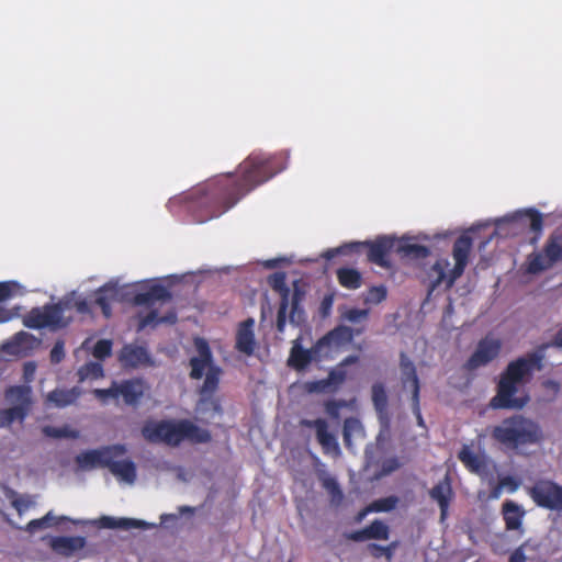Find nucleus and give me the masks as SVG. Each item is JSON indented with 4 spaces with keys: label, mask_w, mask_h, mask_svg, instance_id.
Instances as JSON below:
<instances>
[{
    "label": "nucleus",
    "mask_w": 562,
    "mask_h": 562,
    "mask_svg": "<svg viewBox=\"0 0 562 562\" xmlns=\"http://www.w3.org/2000/svg\"><path fill=\"white\" fill-rule=\"evenodd\" d=\"M289 153L254 151L238 166V175L215 179L191 192L187 209L198 223L218 217L259 186L288 167Z\"/></svg>",
    "instance_id": "obj_1"
},
{
    "label": "nucleus",
    "mask_w": 562,
    "mask_h": 562,
    "mask_svg": "<svg viewBox=\"0 0 562 562\" xmlns=\"http://www.w3.org/2000/svg\"><path fill=\"white\" fill-rule=\"evenodd\" d=\"M542 368V356L529 352L524 357L510 361L502 372L497 383L496 394L491 400V407L495 409H521L529 402V396L520 392L519 387L528 383L535 371Z\"/></svg>",
    "instance_id": "obj_2"
},
{
    "label": "nucleus",
    "mask_w": 562,
    "mask_h": 562,
    "mask_svg": "<svg viewBox=\"0 0 562 562\" xmlns=\"http://www.w3.org/2000/svg\"><path fill=\"white\" fill-rule=\"evenodd\" d=\"M142 435L149 442L169 447H178L182 442L203 445L212 440L207 428L200 427L188 418L149 422L143 426Z\"/></svg>",
    "instance_id": "obj_3"
},
{
    "label": "nucleus",
    "mask_w": 562,
    "mask_h": 562,
    "mask_svg": "<svg viewBox=\"0 0 562 562\" xmlns=\"http://www.w3.org/2000/svg\"><path fill=\"white\" fill-rule=\"evenodd\" d=\"M492 437L508 448L537 445L543 434L540 426L522 415H514L505 418L492 430Z\"/></svg>",
    "instance_id": "obj_4"
},
{
    "label": "nucleus",
    "mask_w": 562,
    "mask_h": 562,
    "mask_svg": "<svg viewBox=\"0 0 562 562\" xmlns=\"http://www.w3.org/2000/svg\"><path fill=\"white\" fill-rule=\"evenodd\" d=\"M195 347L198 356L192 357L189 361L191 368L189 375L192 380H200L205 373L204 382L199 390L201 400L205 401L211 398L218 389L223 371L214 364L211 348L205 339L196 338Z\"/></svg>",
    "instance_id": "obj_5"
},
{
    "label": "nucleus",
    "mask_w": 562,
    "mask_h": 562,
    "mask_svg": "<svg viewBox=\"0 0 562 562\" xmlns=\"http://www.w3.org/2000/svg\"><path fill=\"white\" fill-rule=\"evenodd\" d=\"M362 248L367 249L368 261L383 269L392 267L390 255L395 252L396 238L390 236H379L373 241H353L345 244L338 248L328 249L324 252V257L328 260L337 255H348L359 252Z\"/></svg>",
    "instance_id": "obj_6"
},
{
    "label": "nucleus",
    "mask_w": 562,
    "mask_h": 562,
    "mask_svg": "<svg viewBox=\"0 0 562 562\" xmlns=\"http://www.w3.org/2000/svg\"><path fill=\"white\" fill-rule=\"evenodd\" d=\"M472 246L473 240L468 234H463L456 239L452 248L454 267L450 271L449 276H447L441 262H435L430 269V276L434 278L430 284V291H434L441 283H445L446 289H450L453 285L456 280L460 278L465 270Z\"/></svg>",
    "instance_id": "obj_7"
},
{
    "label": "nucleus",
    "mask_w": 562,
    "mask_h": 562,
    "mask_svg": "<svg viewBox=\"0 0 562 562\" xmlns=\"http://www.w3.org/2000/svg\"><path fill=\"white\" fill-rule=\"evenodd\" d=\"M562 261V232H553L548 237L542 251L532 252L527 258V271L532 274L551 269Z\"/></svg>",
    "instance_id": "obj_8"
},
{
    "label": "nucleus",
    "mask_w": 562,
    "mask_h": 562,
    "mask_svg": "<svg viewBox=\"0 0 562 562\" xmlns=\"http://www.w3.org/2000/svg\"><path fill=\"white\" fill-rule=\"evenodd\" d=\"M64 306L61 303L45 304L33 307L24 317L23 325L31 329L49 328L56 330L68 325L64 321Z\"/></svg>",
    "instance_id": "obj_9"
},
{
    "label": "nucleus",
    "mask_w": 562,
    "mask_h": 562,
    "mask_svg": "<svg viewBox=\"0 0 562 562\" xmlns=\"http://www.w3.org/2000/svg\"><path fill=\"white\" fill-rule=\"evenodd\" d=\"M76 471L108 468L119 480L133 483L136 476L135 465L128 459H76Z\"/></svg>",
    "instance_id": "obj_10"
},
{
    "label": "nucleus",
    "mask_w": 562,
    "mask_h": 562,
    "mask_svg": "<svg viewBox=\"0 0 562 562\" xmlns=\"http://www.w3.org/2000/svg\"><path fill=\"white\" fill-rule=\"evenodd\" d=\"M93 393L102 402L122 397L125 404L136 405L144 394V386L139 380H126L122 383L114 382L109 389H95Z\"/></svg>",
    "instance_id": "obj_11"
},
{
    "label": "nucleus",
    "mask_w": 562,
    "mask_h": 562,
    "mask_svg": "<svg viewBox=\"0 0 562 562\" xmlns=\"http://www.w3.org/2000/svg\"><path fill=\"white\" fill-rule=\"evenodd\" d=\"M501 350V339L486 335L479 340L474 352L464 363V368L469 371H473L485 367L499 356Z\"/></svg>",
    "instance_id": "obj_12"
},
{
    "label": "nucleus",
    "mask_w": 562,
    "mask_h": 562,
    "mask_svg": "<svg viewBox=\"0 0 562 562\" xmlns=\"http://www.w3.org/2000/svg\"><path fill=\"white\" fill-rule=\"evenodd\" d=\"M529 495L538 506L562 512V486L554 482H537L529 488Z\"/></svg>",
    "instance_id": "obj_13"
},
{
    "label": "nucleus",
    "mask_w": 562,
    "mask_h": 562,
    "mask_svg": "<svg viewBox=\"0 0 562 562\" xmlns=\"http://www.w3.org/2000/svg\"><path fill=\"white\" fill-rule=\"evenodd\" d=\"M371 393L372 403L381 426L380 432L376 437L378 441H380L382 438L389 437L391 429V417L387 411V394L382 383H374L372 385Z\"/></svg>",
    "instance_id": "obj_14"
},
{
    "label": "nucleus",
    "mask_w": 562,
    "mask_h": 562,
    "mask_svg": "<svg viewBox=\"0 0 562 562\" xmlns=\"http://www.w3.org/2000/svg\"><path fill=\"white\" fill-rule=\"evenodd\" d=\"M301 425L315 430L317 442L321 445L325 454L339 453V445L337 438L333 432L329 431L328 424L325 419H303Z\"/></svg>",
    "instance_id": "obj_15"
},
{
    "label": "nucleus",
    "mask_w": 562,
    "mask_h": 562,
    "mask_svg": "<svg viewBox=\"0 0 562 562\" xmlns=\"http://www.w3.org/2000/svg\"><path fill=\"white\" fill-rule=\"evenodd\" d=\"M364 327L351 328L345 325H338L326 335L319 338L316 342V348L344 346L350 344L356 336L362 335Z\"/></svg>",
    "instance_id": "obj_16"
},
{
    "label": "nucleus",
    "mask_w": 562,
    "mask_h": 562,
    "mask_svg": "<svg viewBox=\"0 0 562 562\" xmlns=\"http://www.w3.org/2000/svg\"><path fill=\"white\" fill-rule=\"evenodd\" d=\"M256 347L255 319L248 317L238 324L235 337V349L245 356H251Z\"/></svg>",
    "instance_id": "obj_17"
},
{
    "label": "nucleus",
    "mask_w": 562,
    "mask_h": 562,
    "mask_svg": "<svg viewBox=\"0 0 562 562\" xmlns=\"http://www.w3.org/2000/svg\"><path fill=\"white\" fill-rule=\"evenodd\" d=\"M48 544L56 554L70 558L86 547L87 540L81 536L50 537Z\"/></svg>",
    "instance_id": "obj_18"
},
{
    "label": "nucleus",
    "mask_w": 562,
    "mask_h": 562,
    "mask_svg": "<svg viewBox=\"0 0 562 562\" xmlns=\"http://www.w3.org/2000/svg\"><path fill=\"white\" fill-rule=\"evenodd\" d=\"M306 291L299 280H295L292 284V290L289 297V306H291L289 321L295 326H300L305 322V312L302 307Z\"/></svg>",
    "instance_id": "obj_19"
},
{
    "label": "nucleus",
    "mask_w": 562,
    "mask_h": 562,
    "mask_svg": "<svg viewBox=\"0 0 562 562\" xmlns=\"http://www.w3.org/2000/svg\"><path fill=\"white\" fill-rule=\"evenodd\" d=\"M4 402L11 407H22L31 412L33 400L32 389L29 385H11L4 391Z\"/></svg>",
    "instance_id": "obj_20"
},
{
    "label": "nucleus",
    "mask_w": 562,
    "mask_h": 562,
    "mask_svg": "<svg viewBox=\"0 0 562 562\" xmlns=\"http://www.w3.org/2000/svg\"><path fill=\"white\" fill-rule=\"evenodd\" d=\"M400 369L403 386H409L412 395L417 400V396L420 394L419 379L414 362L404 351H401L400 353Z\"/></svg>",
    "instance_id": "obj_21"
},
{
    "label": "nucleus",
    "mask_w": 562,
    "mask_h": 562,
    "mask_svg": "<svg viewBox=\"0 0 562 562\" xmlns=\"http://www.w3.org/2000/svg\"><path fill=\"white\" fill-rule=\"evenodd\" d=\"M171 300V293L162 284H153L146 291L139 292L134 296V304L138 306L151 307L156 302H167Z\"/></svg>",
    "instance_id": "obj_22"
},
{
    "label": "nucleus",
    "mask_w": 562,
    "mask_h": 562,
    "mask_svg": "<svg viewBox=\"0 0 562 562\" xmlns=\"http://www.w3.org/2000/svg\"><path fill=\"white\" fill-rule=\"evenodd\" d=\"M317 349L316 347L305 349L302 347L299 339L294 340L290 350L288 366L297 371L304 370L314 360Z\"/></svg>",
    "instance_id": "obj_23"
},
{
    "label": "nucleus",
    "mask_w": 562,
    "mask_h": 562,
    "mask_svg": "<svg viewBox=\"0 0 562 562\" xmlns=\"http://www.w3.org/2000/svg\"><path fill=\"white\" fill-rule=\"evenodd\" d=\"M82 395V389L74 386L71 389H55L46 396L47 404H52L57 408H64L75 404Z\"/></svg>",
    "instance_id": "obj_24"
},
{
    "label": "nucleus",
    "mask_w": 562,
    "mask_h": 562,
    "mask_svg": "<svg viewBox=\"0 0 562 562\" xmlns=\"http://www.w3.org/2000/svg\"><path fill=\"white\" fill-rule=\"evenodd\" d=\"M121 362L126 367L136 368L150 362L149 355L145 347L125 345L120 353Z\"/></svg>",
    "instance_id": "obj_25"
},
{
    "label": "nucleus",
    "mask_w": 562,
    "mask_h": 562,
    "mask_svg": "<svg viewBox=\"0 0 562 562\" xmlns=\"http://www.w3.org/2000/svg\"><path fill=\"white\" fill-rule=\"evenodd\" d=\"M429 495L438 503L441 512V519L443 520L447 516L448 506L452 498V488L448 476L435 485L430 490Z\"/></svg>",
    "instance_id": "obj_26"
},
{
    "label": "nucleus",
    "mask_w": 562,
    "mask_h": 562,
    "mask_svg": "<svg viewBox=\"0 0 562 562\" xmlns=\"http://www.w3.org/2000/svg\"><path fill=\"white\" fill-rule=\"evenodd\" d=\"M395 252L408 259H425L430 255L427 246L413 244L404 239H396Z\"/></svg>",
    "instance_id": "obj_27"
},
{
    "label": "nucleus",
    "mask_w": 562,
    "mask_h": 562,
    "mask_svg": "<svg viewBox=\"0 0 562 562\" xmlns=\"http://www.w3.org/2000/svg\"><path fill=\"white\" fill-rule=\"evenodd\" d=\"M503 515L506 528L509 530H519L521 528L525 510L518 504L508 501L503 504Z\"/></svg>",
    "instance_id": "obj_28"
},
{
    "label": "nucleus",
    "mask_w": 562,
    "mask_h": 562,
    "mask_svg": "<svg viewBox=\"0 0 562 562\" xmlns=\"http://www.w3.org/2000/svg\"><path fill=\"white\" fill-rule=\"evenodd\" d=\"M94 524L100 528H109V529H132V528H140L146 524L142 520L131 519V518H114L110 516H102Z\"/></svg>",
    "instance_id": "obj_29"
},
{
    "label": "nucleus",
    "mask_w": 562,
    "mask_h": 562,
    "mask_svg": "<svg viewBox=\"0 0 562 562\" xmlns=\"http://www.w3.org/2000/svg\"><path fill=\"white\" fill-rule=\"evenodd\" d=\"M337 280L342 288L357 290L362 285L361 273L353 268H339L336 272Z\"/></svg>",
    "instance_id": "obj_30"
},
{
    "label": "nucleus",
    "mask_w": 562,
    "mask_h": 562,
    "mask_svg": "<svg viewBox=\"0 0 562 562\" xmlns=\"http://www.w3.org/2000/svg\"><path fill=\"white\" fill-rule=\"evenodd\" d=\"M30 412L24 411L22 407H7L0 409V427L9 428L13 423H24Z\"/></svg>",
    "instance_id": "obj_31"
},
{
    "label": "nucleus",
    "mask_w": 562,
    "mask_h": 562,
    "mask_svg": "<svg viewBox=\"0 0 562 562\" xmlns=\"http://www.w3.org/2000/svg\"><path fill=\"white\" fill-rule=\"evenodd\" d=\"M66 519H67V517H64V516L57 517L53 514V512H48L44 517H42L40 519L31 520L26 525L25 531H27L30 533H34L38 530H44V529H48L54 526H57Z\"/></svg>",
    "instance_id": "obj_32"
},
{
    "label": "nucleus",
    "mask_w": 562,
    "mask_h": 562,
    "mask_svg": "<svg viewBox=\"0 0 562 562\" xmlns=\"http://www.w3.org/2000/svg\"><path fill=\"white\" fill-rule=\"evenodd\" d=\"M268 283L273 291L279 293L280 302L289 303L291 289L286 285V276L284 272H274L268 278Z\"/></svg>",
    "instance_id": "obj_33"
},
{
    "label": "nucleus",
    "mask_w": 562,
    "mask_h": 562,
    "mask_svg": "<svg viewBox=\"0 0 562 562\" xmlns=\"http://www.w3.org/2000/svg\"><path fill=\"white\" fill-rule=\"evenodd\" d=\"M42 432L45 437L54 438V439H61V438L77 439L80 436L78 430L72 429L67 425L61 426V427L47 425L42 428Z\"/></svg>",
    "instance_id": "obj_34"
},
{
    "label": "nucleus",
    "mask_w": 562,
    "mask_h": 562,
    "mask_svg": "<svg viewBox=\"0 0 562 562\" xmlns=\"http://www.w3.org/2000/svg\"><path fill=\"white\" fill-rule=\"evenodd\" d=\"M11 505L16 509L19 515H23L26 510L36 505V497L33 495H18L12 493L10 496Z\"/></svg>",
    "instance_id": "obj_35"
},
{
    "label": "nucleus",
    "mask_w": 562,
    "mask_h": 562,
    "mask_svg": "<svg viewBox=\"0 0 562 562\" xmlns=\"http://www.w3.org/2000/svg\"><path fill=\"white\" fill-rule=\"evenodd\" d=\"M80 381L95 380L103 376V367L100 362H88L78 370Z\"/></svg>",
    "instance_id": "obj_36"
},
{
    "label": "nucleus",
    "mask_w": 562,
    "mask_h": 562,
    "mask_svg": "<svg viewBox=\"0 0 562 562\" xmlns=\"http://www.w3.org/2000/svg\"><path fill=\"white\" fill-rule=\"evenodd\" d=\"M516 218L522 220L528 218L529 220V226L530 229L535 233H541L543 228V217L542 214L533 209L527 210L525 212H520L515 216Z\"/></svg>",
    "instance_id": "obj_37"
},
{
    "label": "nucleus",
    "mask_w": 562,
    "mask_h": 562,
    "mask_svg": "<svg viewBox=\"0 0 562 562\" xmlns=\"http://www.w3.org/2000/svg\"><path fill=\"white\" fill-rule=\"evenodd\" d=\"M126 448L124 445H114L105 447L102 450H90L82 452L79 457H122L125 454Z\"/></svg>",
    "instance_id": "obj_38"
},
{
    "label": "nucleus",
    "mask_w": 562,
    "mask_h": 562,
    "mask_svg": "<svg viewBox=\"0 0 562 562\" xmlns=\"http://www.w3.org/2000/svg\"><path fill=\"white\" fill-rule=\"evenodd\" d=\"M369 539L387 540L390 535L389 526L381 520H374L367 527Z\"/></svg>",
    "instance_id": "obj_39"
},
{
    "label": "nucleus",
    "mask_w": 562,
    "mask_h": 562,
    "mask_svg": "<svg viewBox=\"0 0 562 562\" xmlns=\"http://www.w3.org/2000/svg\"><path fill=\"white\" fill-rule=\"evenodd\" d=\"M398 502L400 499L396 496L380 498L369 505V510H373L375 513L391 512L397 506Z\"/></svg>",
    "instance_id": "obj_40"
},
{
    "label": "nucleus",
    "mask_w": 562,
    "mask_h": 562,
    "mask_svg": "<svg viewBox=\"0 0 562 562\" xmlns=\"http://www.w3.org/2000/svg\"><path fill=\"white\" fill-rule=\"evenodd\" d=\"M349 406L345 400H328L324 403L325 413L334 420L340 419V409Z\"/></svg>",
    "instance_id": "obj_41"
},
{
    "label": "nucleus",
    "mask_w": 562,
    "mask_h": 562,
    "mask_svg": "<svg viewBox=\"0 0 562 562\" xmlns=\"http://www.w3.org/2000/svg\"><path fill=\"white\" fill-rule=\"evenodd\" d=\"M323 486L326 488L328 494L330 495V501L334 505H339L342 501V492L338 486V483L333 477H324Z\"/></svg>",
    "instance_id": "obj_42"
},
{
    "label": "nucleus",
    "mask_w": 562,
    "mask_h": 562,
    "mask_svg": "<svg viewBox=\"0 0 562 562\" xmlns=\"http://www.w3.org/2000/svg\"><path fill=\"white\" fill-rule=\"evenodd\" d=\"M369 317V310H360L356 307L346 308L341 313V319L357 324L360 322H366Z\"/></svg>",
    "instance_id": "obj_43"
},
{
    "label": "nucleus",
    "mask_w": 562,
    "mask_h": 562,
    "mask_svg": "<svg viewBox=\"0 0 562 562\" xmlns=\"http://www.w3.org/2000/svg\"><path fill=\"white\" fill-rule=\"evenodd\" d=\"M112 353V341L109 339H100L95 342L92 355L99 360H104Z\"/></svg>",
    "instance_id": "obj_44"
},
{
    "label": "nucleus",
    "mask_w": 562,
    "mask_h": 562,
    "mask_svg": "<svg viewBox=\"0 0 562 562\" xmlns=\"http://www.w3.org/2000/svg\"><path fill=\"white\" fill-rule=\"evenodd\" d=\"M105 291H108L105 288L100 289L94 302L101 308L102 314L109 318L112 314L111 300L114 296V292L112 293V296H108L103 293Z\"/></svg>",
    "instance_id": "obj_45"
},
{
    "label": "nucleus",
    "mask_w": 562,
    "mask_h": 562,
    "mask_svg": "<svg viewBox=\"0 0 562 562\" xmlns=\"http://www.w3.org/2000/svg\"><path fill=\"white\" fill-rule=\"evenodd\" d=\"M387 291L384 285L372 286L369 289L366 302L379 304L386 299Z\"/></svg>",
    "instance_id": "obj_46"
},
{
    "label": "nucleus",
    "mask_w": 562,
    "mask_h": 562,
    "mask_svg": "<svg viewBox=\"0 0 562 562\" xmlns=\"http://www.w3.org/2000/svg\"><path fill=\"white\" fill-rule=\"evenodd\" d=\"M166 321V317H159L157 311H150L144 317L140 318L138 324V330L145 329L148 326H156Z\"/></svg>",
    "instance_id": "obj_47"
},
{
    "label": "nucleus",
    "mask_w": 562,
    "mask_h": 562,
    "mask_svg": "<svg viewBox=\"0 0 562 562\" xmlns=\"http://www.w3.org/2000/svg\"><path fill=\"white\" fill-rule=\"evenodd\" d=\"M19 289L20 285L15 281L0 282V302H3L12 297L18 292Z\"/></svg>",
    "instance_id": "obj_48"
},
{
    "label": "nucleus",
    "mask_w": 562,
    "mask_h": 562,
    "mask_svg": "<svg viewBox=\"0 0 562 562\" xmlns=\"http://www.w3.org/2000/svg\"><path fill=\"white\" fill-rule=\"evenodd\" d=\"M465 463V467L482 476H484L485 469L487 468V459H462Z\"/></svg>",
    "instance_id": "obj_49"
},
{
    "label": "nucleus",
    "mask_w": 562,
    "mask_h": 562,
    "mask_svg": "<svg viewBox=\"0 0 562 562\" xmlns=\"http://www.w3.org/2000/svg\"><path fill=\"white\" fill-rule=\"evenodd\" d=\"M289 310V303L280 302L278 313H277V330L279 333H283L286 325V314Z\"/></svg>",
    "instance_id": "obj_50"
},
{
    "label": "nucleus",
    "mask_w": 562,
    "mask_h": 562,
    "mask_svg": "<svg viewBox=\"0 0 562 562\" xmlns=\"http://www.w3.org/2000/svg\"><path fill=\"white\" fill-rule=\"evenodd\" d=\"M346 380V372L344 370H331L328 373L327 381L329 386H334L335 389L342 384Z\"/></svg>",
    "instance_id": "obj_51"
},
{
    "label": "nucleus",
    "mask_w": 562,
    "mask_h": 562,
    "mask_svg": "<svg viewBox=\"0 0 562 562\" xmlns=\"http://www.w3.org/2000/svg\"><path fill=\"white\" fill-rule=\"evenodd\" d=\"M65 357L64 342L58 340L50 350L49 358L52 363H59Z\"/></svg>",
    "instance_id": "obj_52"
},
{
    "label": "nucleus",
    "mask_w": 562,
    "mask_h": 562,
    "mask_svg": "<svg viewBox=\"0 0 562 562\" xmlns=\"http://www.w3.org/2000/svg\"><path fill=\"white\" fill-rule=\"evenodd\" d=\"M361 427L360 420L355 417H348L344 422V438L347 441L349 438V434L353 430H357Z\"/></svg>",
    "instance_id": "obj_53"
},
{
    "label": "nucleus",
    "mask_w": 562,
    "mask_h": 562,
    "mask_svg": "<svg viewBox=\"0 0 562 562\" xmlns=\"http://www.w3.org/2000/svg\"><path fill=\"white\" fill-rule=\"evenodd\" d=\"M520 486V481L513 476H504L499 480V487L515 492Z\"/></svg>",
    "instance_id": "obj_54"
},
{
    "label": "nucleus",
    "mask_w": 562,
    "mask_h": 562,
    "mask_svg": "<svg viewBox=\"0 0 562 562\" xmlns=\"http://www.w3.org/2000/svg\"><path fill=\"white\" fill-rule=\"evenodd\" d=\"M329 389L330 386L327 381V378L308 383V391L311 392L322 393L328 391Z\"/></svg>",
    "instance_id": "obj_55"
},
{
    "label": "nucleus",
    "mask_w": 562,
    "mask_h": 562,
    "mask_svg": "<svg viewBox=\"0 0 562 562\" xmlns=\"http://www.w3.org/2000/svg\"><path fill=\"white\" fill-rule=\"evenodd\" d=\"M334 303L333 295H325L324 299L321 302L319 312L323 317H327L331 311Z\"/></svg>",
    "instance_id": "obj_56"
},
{
    "label": "nucleus",
    "mask_w": 562,
    "mask_h": 562,
    "mask_svg": "<svg viewBox=\"0 0 562 562\" xmlns=\"http://www.w3.org/2000/svg\"><path fill=\"white\" fill-rule=\"evenodd\" d=\"M529 547V542H525L522 546H520L518 549H516L513 554L510 555L509 562H526V555L524 553V550Z\"/></svg>",
    "instance_id": "obj_57"
},
{
    "label": "nucleus",
    "mask_w": 562,
    "mask_h": 562,
    "mask_svg": "<svg viewBox=\"0 0 562 562\" xmlns=\"http://www.w3.org/2000/svg\"><path fill=\"white\" fill-rule=\"evenodd\" d=\"M412 408H413V412L417 418V423L419 426L422 427H425V423H424V419H423V416H422V413H420V404H419V395L417 396V400H415L414 395H412Z\"/></svg>",
    "instance_id": "obj_58"
},
{
    "label": "nucleus",
    "mask_w": 562,
    "mask_h": 562,
    "mask_svg": "<svg viewBox=\"0 0 562 562\" xmlns=\"http://www.w3.org/2000/svg\"><path fill=\"white\" fill-rule=\"evenodd\" d=\"M369 550H382L383 554H385L386 559L390 561L393 557V550L395 548V544H391L390 547H381L375 543L369 544Z\"/></svg>",
    "instance_id": "obj_59"
},
{
    "label": "nucleus",
    "mask_w": 562,
    "mask_h": 562,
    "mask_svg": "<svg viewBox=\"0 0 562 562\" xmlns=\"http://www.w3.org/2000/svg\"><path fill=\"white\" fill-rule=\"evenodd\" d=\"M36 364L33 361L25 362L23 366V374L26 381H31L35 374Z\"/></svg>",
    "instance_id": "obj_60"
},
{
    "label": "nucleus",
    "mask_w": 562,
    "mask_h": 562,
    "mask_svg": "<svg viewBox=\"0 0 562 562\" xmlns=\"http://www.w3.org/2000/svg\"><path fill=\"white\" fill-rule=\"evenodd\" d=\"M348 539L350 540H353V541H363V540H367L369 539V536L367 533V528L362 529V530H359V531H355L352 533H349L347 536Z\"/></svg>",
    "instance_id": "obj_61"
},
{
    "label": "nucleus",
    "mask_w": 562,
    "mask_h": 562,
    "mask_svg": "<svg viewBox=\"0 0 562 562\" xmlns=\"http://www.w3.org/2000/svg\"><path fill=\"white\" fill-rule=\"evenodd\" d=\"M76 310L79 313L86 314L90 312V305L86 300H79L75 303Z\"/></svg>",
    "instance_id": "obj_62"
},
{
    "label": "nucleus",
    "mask_w": 562,
    "mask_h": 562,
    "mask_svg": "<svg viewBox=\"0 0 562 562\" xmlns=\"http://www.w3.org/2000/svg\"><path fill=\"white\" fill-rule=\"evenodd\" d=\"M171 471L175 473L176 477H177L178 480H180V481H187V480H188V477L190 476V473H189V472H186V471H183V470H182V469H180V468H175V469H172Z\"/></svg>",
    "instance_id": "obj_63"
},
{
    "label": "nucleus",
    "mask_w": 562,
    "mask_h": 562,
    "mask_svg": "<svg viewBox=\"0 0 562 562\" xmlns=\"http://www.w3.org/2000/svg\"><path fill=\"white\" fill-rule=\"evenodd\" d=\"M553 345L562 348V327L555 333Z\"/></svg>",
    "instance_id": "obj_64"
}]
</instances>
